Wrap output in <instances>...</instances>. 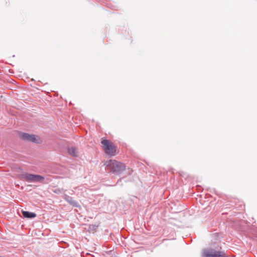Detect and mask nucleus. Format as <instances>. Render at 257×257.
Segmentation results:
<instances>
[{
  "mask_svg": "<svg viewBox=\"0 0 257 257\" xmlns=\"http://www.w3.org/2000/svg\"><path fill=\"white\" fill-rule=\"evenodd\" d=\"M102 148L105 153L110 156H114L117 154L116 147L111 141L102 140L101 142Z\"/></svg>",
  "mask_w": 257,
  "mask_h": 257,
  "instance_id": "f257e3e1",
  "label": "nucleus"
},
{
  "mask_svg": "<svg viewBox=\"0 0 257 257\" xmlns=\"http://www.w3.org/2000/svg\"><path fill=\"white\" fill-rule=\"evenodd\" d=\"M108 170L112 172H120L125 170V166L122 163L115 160H110L105 163Z\"/></svg>",
  "mask_w": 257,
  "mask_h": 257,
  "instance_id": "f03ea898",
  "label": "nucleus"
},
{
  "mask_svg": "<svg viewBox=\"0 0 257 257\" xmlns=\"http://www.w3.org/2000/svg\"><path fill=\"white\" fill-rule=\"evenodd\" d=\"M202 257H227L222 251L214 249H205L202 253Z\"/></svg>",
  "mask_w": 257,
  "mask_h": 257,
  "instance_id": "7ed1b4c3",
  "label": "nucleus"
},
{
  "mask_svg": "<svg viewBox=\"0 0 257 257\" xmlns=\"http://www.w3.org/2000/svg\"><path fill=\"white\" fill-rule=\"evenodd\" d=\"M20 138L25 141L40 144L42 142L41 138L37 136L29 134L28 133H22L20 135Z\"/></svg>",
  "mask_w": 257,
  "mask_h": 257,
  "instance_id": "20e7f679",
  "label": "nucleus"
},
{
  "mask_svg": "<svg viewBox=\"0 0 257 257\" xmlns=\"http://www.w3.org/2000/svg\"><path fill=\"white\" fill-rule=\"evenodd\" d=\"M24 178L26 181L33 182H42L44 180V177L41 175L29 173L25 174Z\"/></svg>",
  "mask_w": 257,
  "mask_h": 257,
  "instance_id": "39448f33",
  "label": "nucleus"
},
{
  "mask_svg": "<svg viewBox=\"0 0 257 257\" xmlns=\"http://www.w3.org/2000/svg\"><path fill=\"white\" fill-rule=\"evenodd\" d=\"M22 214L26 218H34L36 216V214L35 213L26 211H23Z\"/></svg>",
  "mask_w": 257,
  "mask_h": 257,
  "instance_id": "423d86ee",
  "label": "nucleus"
},
{
  "mask_svg": "<svg viewBox=\"0 0 257 257\" xmlns=\"http://www.w3.org/2000/svg\"><path fill=\"white\" fill-rule=\"evenodd\" d=\"M69 154L73 156L76 157L78 155V151L77 149L73 147L69 148L68 150Z\"/></svg>",
  "mask_w": 257,
  "mask_h": 257,
  "instance_id": "0eeeda50",
  "label": "nucleus"
},
{
  "mask_svg": "<svg viewBox=\"0 0 257 257\" xmlns=\"http://www.w3.org/2000/svg\"><path fill=\"white\" fill-rule=\"evenodd\" d=\"M68 201L70 204L74 206H78V203L76 201L71 199L70 200H68Z\"/></svg>",
  "mask_w": 257,
  "mask_h": 257,
  "instance_id": "6e6552de",
  "label": "nucleus"
}]
</instances>
